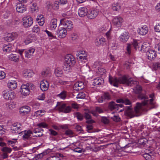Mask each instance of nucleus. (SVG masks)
<instances>
[{
  "label": "nucleus",
  "mask_w": 160,
  "mask_h": 160,
  "mask_svg": "<svg viewBox=\"0 0 160 160\" xmlns=\"http://www.w3.org/2000/svg\"><path fill=\"white\" fill-rule=\"evenodd\" d=\"M144 106L140 103L137 102L136 104L134 111L131 108V107H126L125 110V114L131 118L139 116L143 110V107Z\"/></svg>",
  "instance_id": "obj_1"
},
{
  "label": "nucleus",
  "mask_w": 160,
  "mask_h": 160,
  "mask_svg": "<svg viewBox=\"0 0 160 160\" xmlns=\"http://www.w3.org/2000/svg\"><path fill=\"white\" fill-rule=\"evenodd\" d=\"M109 81L111 84L117 87H118L119 84L131 85L133 82L131 78H129L125 75L119 78H109Z\"/></svg>",
  "instance_id": "obj_2"
},
{
  "label": "nucleus",
  "mask_w": 160,
  "mask_h": 160,
  "mask_svg": "<svg viewBox=\"0 0 160 160\" xmlns=\"http://www.w3.org/2000/svg\"><path fill=\"white\" fill-rule=\"evenodd\" d=\"M135 93L137 94H138V98L140 100H143L142 103L143 105H147L148 104L149 100L148 97L144 93H141L142 91V88L139 85H137L134 89Z\"/></svg>",
  "instance_id": "obj_3"
},
{
  "label": "nucleus",
  "mask_w": 160,
  "mask_h": 160,
  "mask_svg": "<svg viewBox=\"0 0 160 160\" xmlns=\"http://www.w3.org/2000/svg\"><path fill=\"white\" fill-rule=\"evenodd\" d=\"M2 96L7 100H12L14 99L16 97L15 93L12 91L5 90L2 92Z\"/></svg>",
  "instance_id": "obj_4"
},
{
  "label": "nucleus",
  "mask_w": 160,
  "mask_h": 160,
  "mask_svg": "<svg viewBox=\"0 0 160 160\" xmlns=\"http://www.w3.org/2000/svg\"><path fill=\"white\" fill-rule=\"evenodd\" d=\"M22 22L24 27L28 28L32 24L33 19L30 16H26L22 18Z\"/></svg>",
  "instance_id": "obj_5"
},
{
  "label": "nucleus",
  "mask_w": 160,
  "mask_h": 160,
  "mask_svg": "<svg viewBox=\"0 0 160 160\" xmlns=\"http://www.w3.org/2000/svg\"><path fill=\"white\" fill-rule=\"evenodd\" d=\"M21 125L19 123H14L11 127V132L13 133L21 134Z\"/></svg>",
  "instance_id": "obj_6"
},
{
  "label": "nucleus",
  "mask_w": 160,
  "mask_h": 160,
  "mask_svg": "<svg viewBox=\"0 0 160 160\" xmlns=\"http://www.w3.org/2000/svg\"><path fill=\"white\" fill-rule=\"evenodd\" d=\"M60 23L62 24L68 31L70 30L73 27V25L72 22L67 20H61Z\"/></svg>",
  "instance_id": "obj_7"
},
{
  "label": "nucleus",
  "mask_w": 160,
  "mask_h": 160,
  "mask_svg": "<svg viewBox=\"0 0 160 160\" xmlns=\"http://www.w3.org/2000/svg\"><path fill=\"white\" fill-rule=\"evenodd\" d=\"M77 56L78 58L81 61H84V62H86L87 61L88 53L85 51L81 50L78 51Z\"/></svg>",
  "instance_id": "obj_8"
},
{
  "label": "nucleus",
  "mask_w": 160,
  "mask_h": 160,
  "mask_svg": "<svg viewBox=\"0 0 160 160\" xmlns=\"http://www.w3.org/2000/svg\"><path fill=\"white\" fill-rule=\"evenodd\" d=\"M98 10L96 9H91L88 11L87 16L88 18L92 19L95 18L98 14Z\"/></svg>",
  "instance_id": "obj_9"
},
{
  "label": "nucleus",
  "mask_w": 160,
  "mask_h": 160,
  "mask_svg": "<svg viewBox=\"0 0 160 160\" xmlns=\"http://www.w3.org/2000/svg\"><path fill=\"white\" fill-rule=\"evenodd\" d=\"M64 62L73 66L76 61L74 57L71 54L67 55L65 57Z\"/></svg>",
  "instance_id": "obj_10"
},
{
  "label": "nucleus",
  "mask_w": 160,
  "mask_h": 160,
  "mask_svg": "<svg viewBox=\"0 0 160 160\" xmlns=\"http://www.w3.org/2000/svg\"><path fill=\"white\" fill-rule=\"evenodd\" d=\"M20 92L21 94L24 96H27L29 94L30 90L27 84H22L21 85Z\"/></svg>",
  "instance_id": "obj_11"
},
{
  "label": "nucleus",
  "mask_w": 160,
  "mask_h": 160,
  "mask_svg": "<svg viewBox=\"0 0 160 160\" xmlns=\"http://www.w3.org/2000/svg\"><path fill=\"white\" fill-rule=\"evenodd\" d=\"M148 31V27L146 25L140 27L138 31V34L141 35H144L147 33Z\"/></svg>",
  "instance_id": "obj_12"
},
{
  "label": "nucleus",
  "mask_w": 160,
  "mask_h": 160,
  "mask_svg": "<svg viewBox=\"0 0 160 160\" xmlns=\"http://www.w3.org/2000/svg\"><path fill=\"white\" fill-rule=\"evenodd\" d=\"M18 34L16 32H12L8 34L5 38V40L8 42H10L16 39L18 37Z\"/></svg>",
  "instance_id": "obj_13"
},
{
  "label": "nucleus",
  "mask_w": 160,
  "mask_h": 160,
  "mask_svg": "<svg viewBox=\"0 0 160 160\" xmlns=\"http://www.w3.org/2000/svg\"><path fill=\"white\" fill-rule=\"evenodd\" d=\"M67 31L65 28H60L58 29L57 32V34L60 38H64L67 34Z\"/></svg>",
  "instance_id": "obj_14"
},
{
  "label": "nucleus",
  "mask_w": 160,
  "mask_h": 160,
  "mask_svg": "<svg viewBox=\"0 0 160 160\" xmlns=\"http://www.w3.org/2000/svg\"><path fill=\"white\" fill-rule=\"evenodd\" d=\"M146 54L148 59L150 60L154 59L157 55L155 51L152 50H148Z\"/></svg>",
  "instance_id": "obj_15"
},
{
  "label": "nucleus",
  "mask_w": 160,
  "mask_h": 160,
  "mask_svg": "<svg viewBox=\"0 0 160 160\" xmlns=\"http://www.w3.org/2000/svg\"><path fill=\"white\" fill-rule=\"evenodd\" d=\"M129 37V33L128 32H125L121 35L119 37V39L121 42H125L128 41Z\"/></svg>",
  "instance_id": "obj_16"
},
{
  "label": "nucleus",
  "mask_w": 160,
  "mask_h": 160,
  "mask_svg": "<svg viewBox=\"0 0 160 160\" xmlns=\"http://www.w3.org/2000/svg\"><path fill=\"white\" fill-rule=\"evenodd\" d=\"M123 21V19L119 16L115 17L112 20L113 24L117 27L121 26Z\"/></svg>",
  "instance_id": "obj_17"
},
{
  "label": "nucleus",
  "mask_w": 160,
  "mask_h": 160,
  "mask_svg": "<svg viewBox=\"0 0 160 160\" xmlns=\"http://www.w3.org/2000/svg\"><path fill=\"white\" fill-rule=\"evenodd\" d=\"M104 83V81L102 78L98 77L93 80L92 85L94 86L98 87Z\"/></svg>",
  "instance_id": "obj_18"
},
{
  "label": "nucleus",
  "mask_w": 160,
  "mask_h": 160,
  "mask_svg": "<svg viewBox=\"0 0 160 160\" xmlns=\"http://www.w3.org/2000/svg\"><path fill=\"white\" fill-rule=\"evenodd\" d=\"M84 88L83 82L81 81L76 82L73 86V89L76 91L82 90Z\"/></svg>",
  "instance_id": "obj_19"
},
{
  "label": "nucleus",
  "mask_w": 160,
  "mask_h": 160,
  "mask_svg": "<svg viewBox=\"0 0 160 160\" xmlns=\"http://www.w3.org/2000/svg\"><path fill=\"white\" fill-rule=\"evenodd\" d=\"M106 39L102 37L100 38H97L95 40V43L97 46H103L106 44Z\"/></svg>",
  "instance_id": "obj_20"
},
{
  "label": "nucleus",
  "mask_w": 160,
  "mask_h": 160,
  "mask_svg": "<svg viewBox=\"0 0 160 160\" xmlns=\"http://www.w3.org/2000/svg\"><path fill=\"white\" fill-rule=\"evenodd\" d=\"M109 108L112 110H118L119 107L121 108L122 106V104H117L115 102H111L109 103Z\"/></svg>",
  "instance_id": "obj_21"
},
{
  "label": "nucleus",
  "mask_w": 160,
  "mask_h": 160,
  "mask_svg": "<svg viewBox=\"0 0 160 160\" xmlns=\"http://www.w3.org/2000/svg\"><path fill=\"white\" fill-rule=\"evenodd\" d=\"M88 11V9L86 8L81 7L79 8L78 11V15L80 17H83L86 15L87 16Z\"/></svg>",
  "instance_id": "obj_22"
},
{
  "label": "nucleus",
  "mask_w": 160,
  "mask_h": 160,
  "mask_svg": "<svg viewBox=\"0 0 160 160\" xmlns=\"http://www.w3.org/2000/svg\"><path fill=\"white\" fill-rule=\"evenodd\" d=\"M21 134L22 135L23 138L24 139H28L30 138L31 134H33L32 131L30 130H25L24 132H21Z\"/></svg>",
  "instance_id": "obj_23"
},
{
  "label": "nucleus",
  "mask_w": 160,
  "mask_h": 160,
  "mask_svg": "<svg viewBox=\"0 0 160 160\" xmlns=\"http://www.w3.org/2000/svg\"><path fill=\"white\" fill-rule=\"evenodd\" d=\"M40 88L41 90L45 91L48 90L49 86V83L46 80H43L40 83Z\"/></svg>",
  "instance_id": "obj_24"
},
{
  "label": "nucleus",
  "mask_w": 160,
  "mask_h": 160,
  "mask_svg": "<svg viewBox=\"0 0 160 160\" xmlns=\"http://www.w3.org/2000/svg\"><path fill=\"white\" fill-rule=\"evenodd\" d=\"M16 9L18 12L23 13L26 10V6L21 3H19L16 5Z\"/></svg>",
  "instance_id": "obj_25"
},
{
  "label": "nucleus",
  "mask_w": 160,
  "mask_h": 160,
  "mask_svg": "<svg viewBox=\"0 0 160 160\" xmlns=\"http://www.w3.org/2000/svg\"><path fill=\"white\" fill-rule=\"evenodd\" d=\"M43 130L42 129L40 128H36L32 131L33 133L36 134H37L34 135V137H40L43 135L42 132Z\"/></svg>",
  "instance_id": "obj_26"
},
{
  "label": "nucleus",
  "mask_w": 160,
  "mask_h": 160,
  "mask_svg": "<svg viewBox=\"0 0 160 160\" xmlns=\"http://www.w3.org/2000/svg\"><path fill=\"white\" fill-rule=\"evenodd\" d=\"M35 49L33 48H29L25 51V56L27 58H30L33 55Z\"/></svg>",
  "instance_id": "obj_27"
},
{
  "label": "nucleus",
  "mask_w": 160,
  "mask_h": 160,
  "mask_svg": "<svg viewBox=\"0 0 160 160\" xmlns=\"http://www.w3.org/2000/svg\"><path fill=\"white\" fill-rule=\"evenodd\" d=\"M30 111V108L28 106H25L20 108L19 112L24 115L27 114Z\"/></svg>",
  "instance_id": "obj_28"
},
{
  "label": "nucleus",
  "mask_w": 160,
  "mask_h": 160,
  "mask_svg": "<svg viewBox=\"0 0 160 160\" xmlns=\"http://www.w3.org/2000/svg\"><path fill=\"white\" fill-rule=\"evenodd\" d=\"M57 27V19L55 18L52 19L49 24V28L51 30H54Z\"/></svg>",
  "instance_id": "obj_29"
},
{
  "label": "nucleus",
  "mask_w": 160,
  "mask_h": 160,
  "mask_svg": "<svg viewBox=\"0 0 160 160\" xmlns=\"http://www.w3.org/2000/svg\"><path fill=\"white\" fill-rule=\"evenodd\" d=\"M111 9L114 11H118L121 8V6L118 2H114L111 5Z\"/></svg>",
  "instance_id": "obj_30"
},
{
  "label": "nucleus",
  "mask_w": 160,
  "mask_h": 160,
  "mask_svg": "<svg viewBox=\"0 0 160 160\" xmlns=\"http://www.w3.org/2000/svg\"><path fill=\"white\" fill-rule=\"evenodd\" d=\"M23 75L25 78H30L33 75L32 72L30 70H25L23 71Z\"/></svg>",
  "instance_id": "obj_31"
},
{
  "label": "nucleus",
  "mask_w": 160,
  "mask_h": 160,
  "mask_svg": "<svg viewBox=\"0 0 160 160\" xmlns=\"http://www.w3.org/2000/svg\"><path fill=\"white\" fill-rule=\"evenodd\" d=\"M67 96V92L65 90H63L59 94L57 95V97L62 100L66 99Z\"/></svg>",
  "instance_id": "obj_32"
},
{
  "label": "nucleus",
  "mask_w": 160,
  "mask_h": 160,
  "mask_svg": "<svg viewBox=\"0 0 160 160\" xmlns=\"http://www.w3.org/2000/svg\"><path fill=\"white\" fill-rule=\"evenodd\" d=\"M65 105V104L61 103L59 102H58L56 106V109L58 110L59 112H62Z\"/></svg>",
  "instance_id": "obj_33"
},
{
  "label": "nucleus",
  "mask_w": 160,
  "mask_h": 160,
  "mask_svg": "<svg viewBox=\"0 0 160 160\" xmlns=\"http://www.w3.org/2000/svg\"><path fill=\"white\" fill-rule=\"evenodd\" d=\"M12 45L10 44L8 45L4 44L3 47V51L6 52H12Z\"/></svg>",
  "instance_id": "obj_34"
},
{
  "label": "nucleus",
  "mask_w": 160,
  "mask_h": 160,
  "mask_svg": "<svg viewBox=\"0 0 160 160\" xmlns=\"http://www.w3.org/2000/svg\"><path fill=\"white\" fill-rule=\"evenodd\" d=\"M8 87L11 89H14L17 87V83L15 81H12L8 84Z\"/></svg>",
  "instance_id": "obj_35"
},
{
  "label": "nucleus",
  "mask_w": 160,
  "mask_h": 160,
  "mask_svg": "<svg viewBox=\"0 0 160 160\" xmlns=\"http://www.w3.org/2000/svg\"><path fill=\"white\" fill-rule=\"evenodd\" d=\"M132 45L135 49L138 50V48H140V47L141 45V43H140L138 41L134 40L132 43Z\"/></svg>",
  "instance_id": "obj_36"
},
{
  "label": "nucleus",
  "mask_w": 160,
  "mask_h": 160,
  "mask_svg": "<svg viewBox=\"0 0 160 160\" xmlns=\"http://www.w3.org/2000/svg\"><path fill=\"white\" fill-rule=\"evenodd\" d=\"M16 103L15 102H12L10 103H6V108L9 109H12L16 107Z\"/></svg>",
  "instance_id": "obj_37"
},
{
  "label": "nucleus",
  "mask_w": 160,
  "mask_h": 160,
  "mask_svg": "<svg viewBox=\"0 0 160 160\" xmlns=\"http://www.w3.org/2000/svg\"><path fill=\"white\" fill-rule=\"evenodd\" d=\"M72 66H73L64 62L63 66V69L65 71L67 72H70L71 69V67Z\"/></svg>",
  "instance_id": "obj_38"
},
{
  "label": "nucleus",
  "mask_w": 160,
  "mask_h": 160,
  "mask_svg": "<svg viewBox=\"0 0 160 160\" xmlns=\"http://www.w3.org/2000/svg\"><path fill=\"white\" fill-rule=\"evenodd\" d=\"M9 59L14 62H17L19 61V56L16 55L12 54L9 55Z\"/></svg>",
  "instance_id": "obj_39"
},
{
  "label": "nucleus",
  "mask_w": 160,
  "mask_h": 160,
  "mask_svg": "<svg viewBox=\"0 0 160 160\" xmlns=\"http://www.w3.org/2000/svg\"><path fill=\"white\" fill-rule=\"evenodd\" d=\"M54 73L57 77H60L63 74V71L62 69L59 68H57L55 69Z\"/></svg>",
  "instance_id": "obj_40"
},
{
  "label": "nucleus",
  "mask_w": 160,
  "mask_h": 160,
  "mask_svg": "<svg viewBox=\"0 0 160 160\" xmlns=\"http://www.w3.org/2000/svg\"><path fill=\"white\" fill-rule=\"evenodd\" d=\"M45 112V111L43 109L39 110L34 113V115L37 117L39 115L42 116Z\"/></svg>",
  "instance_id": "obj_41"
},
{
  "label": "nucleus",
  "mask_w": 160,
  "mask_h": 160,
  "mask_svg": "<svg viewBox=\"0 0 160 160\" xmlns=\"http://www.w3.org/2000/svg\"><path fill=\"white\" fill-rule=\"evenodd\" d=\"M41 74L42 77L43 78H46L48 75H50V74L48 70L46 69L42 72Z\"/></svg>",
  "instance_id": "obj_42"
},
{
  "label": "nucleus",
  "mask_w": 160,
  "mask_h": 160,
  "mask_svg": "<svg viewBox=\"0 0 160 160\" xmlns=\"http://www.w3.org/2000/svg\"><path fill=\"white\" fill-rule=\"evenodd\" d=\"M1 150L4 153H9L12 151V149L8 147H4L1 148Z\"/></svg>",
  "instance_id": "obj_43"
},
{
  "label": "nucleus",
  "mask_w": 160,
  "mask_h": 160,
  "mask_svg": "<svg viewBox=\"0 0 160 160\" xmlns=\"http://www.w3.org/2000/svg\"><path fill=\"white\" fill-rule=\"evenodd\" d=\"M46 8L49 11H51L53 9L52 4L50 2H47L46 3Z\"/></svg>",
  "instance_id": "obj_44"
},
{
  "label": "nucleus",
  "mask_w": 160,
  "mask_h": 160,
  "mask_svg": "<svg viewBox=\"0 0 160 160\" xmlns=\"http://www.w3.org/2000/svg\"><path fill=\"white\" fill-rule=\"evenodd\" d=\"M101 122L105 124H108L109 123V120L106 117H102L101 119Z\"/></svg>",
  "instance_id": "obj_45"
},
{
  "label": "nucleus",
  "mask_w": 160,
  "mask_h": 160,
  "mask_svg": "<svg viewBox=\"0 0 160 160\" xmlns=\"http://www.w3.org/2000/svg\"><path fill=\"white\" fill-rule=\"evenodd\" d=\"M71 110V107L68 105H67L66 104L65 105V107L64 108V110L62 112L67 113L69 112Z\"/></svg>",
  "instance_id": "obj_46"
},
{
  "label": "nucleus",
  "mask_w": 160,
  "mask_h": 160,
  "mask_svg": "<svg viewBox=\"0 0 160 160\" xmlns=\"http://www.w3.org/2000/svg\"><path fill=\"white\" fill-rule=\"evenodd\" d=\"M59 4L60 3L58 1H55L52 4L53 9L56 10H58L59 8Z\"/></svg>",
  "instance_id": "obj_47"
},
{
  "label": "nucleus",
  "mask_w": 160,
  "mask_h": 160,
  "mask_svg": "<svg viewBox=\"0 0 160 160\" xmlns=\"http://www.w3.org/2000/svg\"><path fill=\"white\" fill-rule=\"evenodd\" d=\"M37 126L39 127L38 128H47L48 127V125L44 122H41L37 124Z\"/></svg>",
  "instance_id": "obj_48"
},
{
  "label": "nucleus",
  "mask_w": 160,
  "mask_h": 160,
  "mask_svg": "<svg viewBox=\"0 0 160 160\" xmlns=\"http://www.w3.org/2000/svg\"><path fill=\"white\" fill-rule=\"evenodd\" d=\"M56 82L57 84L58 85H64L68 84V82L63 81L61 79L57 81Z\"/></svg>",
  "instance_id": "obj_49"
},
{
  "label": "nucleus",
  "mask_w": 160,
  "mask_h": 160,
  "mask_svg": "<svg viewBox=\"0 0 160 160\" xmlns=\"http://www.w3.org/2000/svg\"><path fill=\"white\" fill-rule=\"evenodd\" d=\"M104 100H109L111 99V96L108 93L106 92L102 96Z\"/></svg>",
  "instance_id": "obj_50"
},
{
  "label": "nucleus",
  "mask_w": 160,
  "mask_h": 160,
  "mask_svg": "<svg viewBox=\"0 0 160 160\" xmlns=\"http://www.w3.org/2000/svg\"><path fill=\"white\" fill-rule=\"evenodd\" d=\"M153 66L155 69H160V62L154 63L153 64Z\"/></svg>",
  "instance_id": "obj_51"
},
{
  "label": "nucleus",
  "mask_w": 160,
  "mask_h": 160,
  "mask_svg": "<svg viewBox=\"0 0 160 160\" xmlns=\"http://www.w3.org/2000/svg\"><path fill=\"white\" fill-rule=\"evenodd\" d=\"M147 48H148V47L146 44H141V45L140 47V48H138V50L142 51H146V50H145Z\"/></svg>",
  "instance_id": "obj_52"
},
{
  "label": "nucleus",
  "mask_w": 160,
  "mask_h": 160,
  "mask_svg": "<svg viewBox=\"0 0 160 160\" xmlns=\"http://www.w3.org/2000/svg\"><path fill=\"white\" fill-rule=\"evenodd\" d=\"M131 44L129 43L127 44V46L126 48V50L127 52V53L129 54H130L131 53V49L132 48Z\"/></svg>",
  "instance_id": "obj_53"
},
{
  "label": "nucleus",
  "mask_w": 160,
  "mask_h": 160,
  "mask_svg": "<svg viewBox=\"0 0 160 160\" xmlns=\"http://www.w3.org/2000/svg\"><path fill=\"white\" fill-rule=\"evenodd\" d=\"M85 97V94L83 92H79L77 95V98L79 99H83Z\"/></svg>",
  "instance_id": "obj_54"
},
{
  "label": "nucleus",
  "mask_w": 160,
  "mask_h": 160,
  "mask_svg": "<svg viewBox=\"0 0 160 160\" xmlns=\"http://www.w3.org/2000/svg\"><path fill=\"white\" fill-rule=\"evenodd\" d=\"M43 156V153H41L38 155H36L34 157V159L35 160H38L42 158Z\"/></svg>",
  "instance_id": "obj_55"
},
{
  "label": "nucleus",
  "mask_w": 160,
  "mask_h": 160,
  "mask_svg": "<svg viewBox=\"0 0 160 160\" xmlns=\"http://www.w3.org/2000/svg\"><path fill=\"white\" fill-rule=\"evenodd\" d=\"M111 28H110L109 30L106 33L105 35L106 36L107 40L109 41L111 39V36L110 31Z\"/></svg>",
  "instance_id": "obj_56"
},
{
  "label": "nucleus",
  "mask_w": 160,
  "mask_h": 160,
  "mask_svg": "<svg viewBox=\"0 0 160 160\" xmlns=\"http://www.w3.org/2000/svg\"><path fill=\"white\" fill-rule=\"evenodd\" d=\"M108 26L107 24H105L103 25L100 28V31L102 32L106 31L108 29Z\"/></svg>",
  "instance_id": "obj_57"
},
{
  "label": "nucleus",
  "mask_w": 160,
  "mask_h": 160,
  "mask_svg": "<svg viewBox=\"0 0 160 160\" xmlns=\"http://www.w3.org/2000/svg\"><path fill=\"white\" fill-rule=\"evenodd\" d=\"M90 111L85 112L84 113V117L86 119H91V115L90 114Z\"/></svg>",
  "instance_id": "obj_58"
},
{
  "label": "nucleus",
  "mask_w": 160,
  "mask_h": 160,
  "mask_svg": "<svg viewBox=\"0 0 160 160\" xmlns=\"http://www.w3.org/2000/svg\"><path fill=\"white\" fill-rule=\"evenodd\" d=\"M76 116L77 118L78 119L82 121L83 119V116L81 113L79 112H77L76 114Z\"/></svg>",
  "instance_id": "obj_59"
},
{
  "label": "nucleus",
  "mask_w": 160,
  "mask_h": 160,
  "mask_svg": "<svg viewBox=\"0 0 160 160\" xmlns=\"http://www.w3.org/2000/svg\"><path fill=\"white\" fill-rule=\"evenodd\" d=\"M38 7L37 4L35 3H33L31 7V11L32 12H34L38 9Z\"/></svg>",
  "instance_id": "obj_60"
},
{
  "label": "nucleus",
  "mask_w": 160,
  "mask_h": 160,
  "mask_svg": "<svg viewBox=\"0 0 160 160\" xmlns=\"http://www.w3.org/2000/svg\"><path fill=\"white\" fill-rule=\"evenodd\" d=\"M44 31L45 32H46V33L48 34V36L49 37L51 38H56V37L55 36L53 35L52 34L51 32H50L49 31L47 30H45V31Z\"/></svg>",
  "instance_id": "obj_61"
},
{
  "label": "nucleus",
  "mask_w": 160,
  "mask_h": 160,
  "mask_svg": "<svg viewBox=\"0 0 160 160\" xmlns=\"http://www.w3.org/2000/svg\"><path fill=\"white\" fill-rule=\"evenodd\" d=\"M32 31L38 33L40 30L38 27L37 25H36L34 26L32 28Z\"/></svg>",
  "instance_id": "obj_62"
},
{
  "label": "nucleus",
  "mask_w": 160,
  "mask_h": 160,
  "mask_svg": "<svg viewBox=\"0 0 160 160\" xmlns=\"http://www.w3.org/2000/svg\"><path fill=\"white\" fill-rule=\"evenodd\" d=\"M154 29L156 32H160V22L158 23L155 26Z\"/></svg>",
  "instance_id": "obj_63"
},
{
  "label": "nucleus",
  "mask_w": 160,
  "mask_h": 160,
  "mask_svg": "<svg viewBox=\"0 0 160 160\" xmlns=\"http://www.w3.org/2000/svg\"><path fill=\"white\" fill-rule=\"evenodd\" d=\"M47 160H60V159L58 157L54 156L48 158Z\"/></svg>",
  "instance_id": "obj_64"
}]
</instances>
